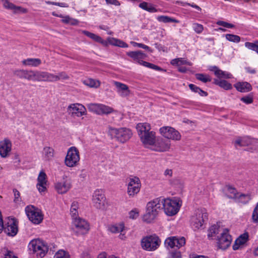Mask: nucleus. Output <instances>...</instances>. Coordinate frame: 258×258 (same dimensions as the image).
I'll return each instance as SVG.
<instances>
[{"label":"nucleus","instance_id":"nucleus-1","mask_svg":"<svg viewBox=\"0 0 258 258\" xmlns=\"http://www.w3.org/2000/svg\"><path fill=\"white\" fill-rule=\"evenodd\" d=\"M161 201L155 198L146 204V223L155 222L161 210Z\"/></svg>","mask_w":258,"mask_h":258},{"label":"nucleus","instance_id":"nucleus-2","mask_svg":"<svg viewBox=\"0 0 258 258\" xmlns=\"http://www.w3.org/2000/svg\"><path fill=\"white\" fill-rule=\"evenodd\" d=\"M28 247L30 251L38 258L44 257L49 249L52 250L51 247L46 242L40 239L32 240L29 243Z\"/></svg>","mask_w":258,"mask_h":258},{"label":"nucleus","instance_id":"nucleus-3","mask_svg":"<svg viewBox=\"0 0 258 258\" xmlns=\"http://www.w3.org/2000/svg\"><path fill=\"white\" fill-rule=\"evenodd\" d=\"M108 134L111 138H115L117 141L121 143H124L128 141L132 136V132L131 130L121 127L116 128L109 127Z\"/></svg>","mask_w":258,"mask_h":258},{"label":"nucleus","instance_id":"nucleus-4","mask_svg":"<svg viewBox=\"0 0 258 258\" xmlns=\"http://www.w3.org/2000/svg\"><path fill=\"white\" fill-rule=\"evenodd\" d=\"M161 201V210L164 209L165 213L168 216L175 215L179 211L180 205L177 200L164 199L162 197L157 198Z\"/></svg>","mask_w":258,"mask_h":258},{"label":"nucleus","instance_id":"nucleus-5","mask_svg":"<svg viewBox=\"0 0 258 258\" xmlns=\"http://www.w3.org/2000/svg\"><path fill=\"white\" fill-rule=\"evenodd\" d=\"M3 230H4L7 235L14 236L17 234L18 231V222L15 218L9 217L5 226L2 213L0 211V233L2 232Z\"/></svg>","mask_w":258,"mask_h":258},{"label":"nucleus","instance_id":"nucleus-6","mask_svg":"<svg viewBox=\"0 0 258 258\" xmlns=\"http://www.w3.org/2000/svg\"><path fill=\"white\" fill-rule=\"evenodd\" d=\"M208 219V215L205 209H197L195 211L190 220V224L194 230L202 227L204 222Z\"/></svg>","mask_w":258,"mask_h":258},{"label":"nucleus","instance_id":"nucleus-7","mask_svg":"<svg viewBox=\"0 0 258 258\" xmlns=\"http://www.w3.org/2000/svg\"><path fill=\"white\" fill-rule=\"evenodd\" d=\"M80 159V154L78 149L75 147H71L68 150L64 164L69 167H74L78 165Z\"/></svg>","mask_w":258,"mask_h":258},{"label":"nucleus","instance_id":"nucleus-8","mask_svg":"<svg viewBox=\"0 0 258 258\" xmlns=\"http://www.w3.org/2000/svg\"><path fill=\"white\" fill-rule=\"evenodd\" d=\"M127 193L130 197L133 198L140 190L141 183L140 179L137 176H131L126 179Z\"/></svg>","mask_w":258,"mask_h":258},{"label":"nucleus","instance_id":"nucleus-9","mask_svg":"<svg viewBox=\"0 0 258 258\" xmlns=\"http://www.w3.org/2000/svg\"><path fill=\"white\" fill-rule=\"evenodd\" d=\"M29 219L34 224H39L43 220V215L40 210L33 206H28L25 208Z\"/></svg>","mask_w":258,"mask_h":258},{"label":"nucleus","instance_id":"nucleus-10","mask_svg":"<svg viewBox=\"0 0 258 258\" xmlns=\"http://www.w3.org/2000/svg\"><path fill=\"white\" fill-rule=\"evenodd\" d=\"M72 180L71 178L63 176L61 180L57 181L54 184L55 189L58 194L67 193L72 187Z\"/></svg>","mask_w":258,"mask_h":258},{"label":"nucleus","instance_id":"nucleus-11","mask_svg":"<svg viewBox=\"0 0 258 258\" xmlns=\"http://www.w3.org/2000/svg\"><path fill=\"white\" fill-rule=\"evenodd\" d=\"M159 132L162 136L168 139L179 141L181 138L179 132L170 126H163L160 128Z\"/></svg>","mask_w":258,"mask_h":258},{"label":"nucleus","instance_id":"nucleus-12","mask_svg":"<svg viewBox=\"0 0 258 258\" xmlns=\"http://www.w3.org/2000/svg\"><path fill=\"white\" fill-rule=\"evenodd\" d=\"M92 202L97 209L103 210L105 208L106 198L103 191L101 189H96L92 195Z\"/></svg>","mask_w":258,"mask_h":258},{"label":"nucleus","instance_id":"nucleus-13","mask_svg":"<svg viewBox=\"0 0 258 258\" xmlns=\"http://www.w3.org/2000/svg\"><path fill=\"white\" fill-rule=\"evenodd\" d=\"M232 241L231 235L229 234V230L227 229L222 230L220 236L218 237L217 245L219 248L225 249L230 245Z\"/></svg>","mask_w":258,"mask_h":258},{"label":"nucleus","instance_id":"nucleus-14","mask_svg":"<svg viewBox=\"0 0 258 258\" xmlns=\"http://www.w3.org/2000/svg\"><path fill=\"white\" fill-rule=\"evenodd\" d=\"M170 141L161 138H158L153 146L151 147V150L159 152H166L170 148Z\"/></svg>","mask_w":258,"mask_h":258},{"label":"nucleus","instance_id":"nucleus-15","mask_svg":"<svg viewBox=\"0 0 258 258\" xmlns=\"http://www.w3.org/2000/svg\"><path fill=\"white\" fill-rule=\"evenodd\" d=\"M161 244V240L155 234L146 235V250L154 251Z\"/></svg>","mask_w":258,"mask_h":258},{"label":"nucleus","instance_id":"nucleus-16","mask_svg":"<svg viewBox=\"0 0 258 258\" xmlns=\"http://www.w3.org/2000/svg\"><path fill=\"white\" fill-rule=\"evenodd\" d=\"M73 224L76 228V232L80 234H84L89 230V225L84 219L78 218L73 220Z\"/></svg>","mask_w":258,"mask_h":258},{"label":"nucleus","instance_id":"nucleus-17","mask_svg":"<svg viewBox=\"0 0 258 258\" xmlns=\"http://www.w3.org/2000/svg\"><path fill=\"white\" fill-rule=\"evenodd\" d=\"M68 111L73 116L81 117L86 114V109L82 104L76 103L69 106Z\"/></svg>","mask_w":258,"mask_h":258},{"label":"nucleus","instance_id":"nucleus-18","mask_svg":"<svg viewBox=\"0 0 258 258\" xmlns=\"http://www.w3.org/2000/svg\"><path fill=\"white\" fill-rule=\"evenodd\" d=\"M185 243V239L184 237L177 238L175 236L170 237L166 239L165 240L164 244L166 247L173 248L177 247L179 248Z\"/></svg>","mask_w":258,"mask_h":258},{"label":"nucleus","instance_id":"nucleus-19","mask_svg":"<svg viewBox=\"0 0 258 258\" xmlns=\"http://www.w3.org/2000/svg\"><path fill=\"white\" fill-rule=\"evenodd\" d=\"M113 84L119 96L122 98H128L130 96L131 91L126 85L117 81H114Z\"/></svg>","mask_w":258,"mask_h":258},{"label":"nucleus","instance_id":"nucleus-20","mask_svg":"<svg viewBox=\"0 0 258 258\" xmlns=\"http://www.w3.org/2000/svg\"><path fill=\"white\" fill-rule=\"evenodd\" d=\"M151 126L150 124L146 123V148L151 149V147L155 145L157 140L156 133L154 131H150Z\"/></svg>","mask_w":258,"mask_h":258},{"label":"nucleus","instance_id":"nucleus-21","mask_svg":"<svg viewBox=\"0 0 258 258\" xmlns=\"http://www.w3.org/2000/svg\"><path fill=\"white\" fill-rule=\"evenodd\" d=\"M12 150V143L8 139L0 142V155L3 158L8 157Z\"/></svg>","mask_w":258,"mask_h":258},{"label":"nucleus","instance_id":"nucleus-22","mask_svg":"<svg viewBox=\"0 0 258 258\" xmlns=\"http://www.w3.org/2000/svg\"><path fill=\"white\" fill-rule=\"evenodd\" d=\"M14 75L21 79L34 81V71L18 70L14 72Z\"/></svg>","mask_w":258,"mask_h":258},{"label":"nucleus","instance_id":"nucleus-23","mask_svg":"<svg viewBox=\"0 0 258 258\" xmlns=\"http://www.w3.org/2000/svg\"><path fill=\"white\" fill-rule=\"evenodd\" d=\"M37 188L39 191L41 193L46 190L47 180L46 175L43 171H41L37 178Z\"/></svg>","mask_w":258,"mask_h":258},{"label":"nucleus","instance_id":"nucleus-24","mask_svg":"<svg viewBox=\"0 0 258 258\" xmlns=\"http://www.w3.org/2000/svg\"><path fill=\"white\" fill-rule=\"evenodd\" d=\"M127 55L140 64L145 66V54L141 51H130Z\"/></svg>","mask_w":258,"mask_h":258},{"label":"nucleus","instance_id":"nucleus-25","mask_svg":"<svg viewBox=\"0 0 258 258\" xmlns=\"http://www.w3.org/2000/svg\"><path fill=\"white\" fill-rule=\"evenodd\" d=\"M3 7L9 10H12L14 13H26L27 12V9L21 7L16 6L13 3L9 2V0H2Z\"/></svg>","mask_w":258,"mask_h":258},{"label":"nucleus","instance_id":"nucleus-26","mask_svg":"<svg viewBox=\"0 0 258 258\" xmlns=\"http://www.w3.org/2000/svg\"><path fill=\"white\" fill-rule=\"evenodd\" d=\"M210 71L214 73L215 75L218 78L230 79L232 77V75L225 71H223L216 66H210L209 68Z\"/></svg>","mask_w":258,"mask_h":258},{"label":"nucleus","instance_id":"nucleus-27","mask_svg":"<svg viewBox=\"0 0 258 258\" xmlns=\"http://www.w3.org/2000/svg\"><path fill=\"white\" fill-rule=\"evenodd\" d=\"M248 238V235L245 233L241 235L235 241L233 245V249L234 250H237L239 249L241 245L245 244L247 241Z\"/></svg>","mask_w":258,"mask_h":258},{"label":"nucleus","instance_id":"nucleus-28","mask_svg":"<svg viewBox=\"0 0 258 258\" xmlns=\"http://www.w3.org/2000/svg\"><path fill=\"white\" fill-rule=\"evenodd\" d=\"M136 130L138 136L143 144H145V123H139L137 124Z\"/></svg>","mask_w":258,"mask_h":258},{"label":"nucleus","instance_id":"nucleus-29","mask_svg":"<svg viewBox=\"0 0 258 258\" xmlns=\"http://www.w3.org/2000/svg\"><path fill=\"white\" fill-rule=\"evenodd\" d=\"M234 86L241 92H247L251 90V85L247 82H239L235 84Z\"/></svg>","mask_w":258,"mask_h":258},{"label":"nucleus","instance_id":"nucleus-30","mask_svg":"<svg viewBox=\"0 0 258 258\" xmlns=\"http://www.w3.org/2000/svg\"><path fill=\"white\" fill-rule=\"evenodd\" d=\"M48 72L34 71V81H47Z\"/></svg>","mask_w":258,"mask_h":258},{"label":"nucleus","instance_id":"nucleus-31","mask_svg":"<svg viewBox=\"0 0 258 258\" xmlns=\"http://www.w3.org/2000/svg\"><path fill=\"white\" fill-rule=\"evenodd\" d=\"M24 65L31 67H38L41 63V60L39 58H29L22 61Z\"/></svg>","mask_w":258,"mask_h":258},{"label":"nucleus","instance_id":"nucleus-32","mask_svg":"<svg viewBox=\"0 0 258 258\" xmlns=\"http://www.w3.org/2000/svg\"><path fill=\"white\" fill-rule=\"evenodd\" d=\"M225 190V194L228 198L230 199H236L238 197V194L235 188L230 186H228L226 187Z\"/></svg>","mask_w":258,"mask_h":258},{"label":"nucleus","instance_id":"nucleus-33","mask_svg":"<svg viewBox=\"0 0 258 258\" xmlns=\"http://www.w3.org/2000/svg\"><path fill=\"white\" fill-rule=\"evenodd\" d=\"M224 229L221 228L217 225H214L210 227L209 228L208 236L209 238H212L213 237L215 236L216 235L218 234L219 232L220 233L222 232V230Z\"/></svg>","mask_w":258,"mask_h":258},{"label":"nucleus","instance_id":"nucleus-34","mask_svg":"<svg viewBox=\"0 0 258 258\" xmlns=\"http://www.w3.org/2000/svg\"><path fill=\"white\" fill-rule=\"evenodd\" d=\"M54 151L50 147H44L43 150V154L44 158L47 160H50L54 156Z\"/></svg>","mask_w":258,"mask_h":258},{"label":"nucleus","instance_id":"nucleus-35","mask_svg":"<svg viewBox=\"0 0 258 258\" xmlns=\"http://www.w3.org/2000/svg\"><path fill=\"white\" fill-rule=\"evenodd\" d=\"M214 83L225 90H230L232 88V85L225 80H220L215 79L214 80Z\"/></svg>","mask_w":258,"mask_h":258},{"label":"nucleus","instance_id":"nucleus-36","mask_svg":"<svg viewBox=\"0 0 258 258\" xmlns=\"http://www.w3.org/2000/svg\"><path fill=\"white\" fill-rule=\"evenodd\" d=\"M124 228V224L123 223H120L110 226L109 230L113 233H117L122 232Z\"/></svg>","mask_w":258,"mask_h":258},{"label":"nucleus","instance_id":"nucleus-37","mask_svg":"<svg viewBox=\"0 0 258 258\" xmlns=\"http://www.w3.org/2000/svg\"><path fill=\"white\" fill-rule=\"evenodd\" d=\"M108 41L109 44L114 46L120 47H127L128 46L127 44L123 41L114 38H109L108 39Z\"/></svg>","mask_w":258,"mask_h":258},{"label":"nucleus","instance_id":"nucleus-38","mask_svg":"<svg viewBox=\"0 0 258 258\" xmlns=\"http://www.w3.org/2000/svg\"><path fill=\"white\" fill-rule=\"evenodd\" d=\"M83 83L85 85L92 88H97L100 85V82L99 81L94 80L93 79L85 80L84 81Z\"/></svg>","mask_w":258,"mask_h":258},{"label":"nucleus","instance_id":"nucleus-39","mask_svg":"<svg viewBox=\"0 0 258 258\" xmlns=\"http://www.w3.org/2000/svg\"><path fill=\"white\" fill-rule=\"evenodd\" d=\"M98 115L108 114L113 111V109L108 106L100 104Z\"/></svg>","mask_w":258,"mask_h":258},{"label":"nucleus","instance_id":"nucleus-40","mask_svg":"<svg viewBox=\"0 0 258 258\" xmlns=\"http://www.w3.org/2000/svg\"><path fill=\"white\" fill-rule=\"evenodd\" d=\"M78 203L77 202H74L72 203L71 209H70V213L73 219V220L76 218H78L77 216L78 215Z\"/></svg>","mask_w":258,"mask_h":258},{"label":"nucleus","instance_id":"nucleus-41","mask_svg":"<svg viewBox=\"0 0 258 258\" xmlns=\"http://www.w3.org/2000/svg\"><path fill=\"white\" fill-rule=\"evenodd\" d=\"M157 19L158 21L163 22V23H171V22H174V23H179L178 20H177L175 19L169 17L168 16H158L157 18Z\"/></svg>","mask_w":258,"mask_h":258},{"label":"nucleus","instance_id":"nucleus-42","mask_svg":"<svg viewBox=\"0 0 258 258\" xmlns=\"http://www.w3.org/2000/svg\"><path fill=\"white\" fill-rule=\"evenodd\" d=\"M171 64L173 66H180L181 64H187L188 66H191V63L186 61L183 58H177L172 59L171 61Z\"/></svg>","mask_w":258,"mask_h":258},{"label":"nucleus","instance_id":"nucleus-43","mask_svg":"<svg viewBox=\"0 0 258 258\" xmlns=\"http://www.w3.org/2000/svg\"><path fill=\"white\" fill-rule=\"evenodd\" d=\"M237 202L243 204H246L251 200V196L249 194H240L237 198Z\"/></svg>","mask_w":258,"mask_h":258},{"label":"nucleus","instance_id":"nucleus-44","mask_svg":"<svg viewBox=\"0 0 258 258\" xmlns=\"http://www.w3.org/2000/svg\"><path fill=\"white\" fill-rule=\"evenodd\" d=\"M100 104L98 103H89L87 104V107L89 111L93 112L97 115L99 114Z\"/></svg>","mask_w":258,"mask_h":258},{"label":"nucleus","instance_id":"nucleus-45","mask_svg":"<svg viewBox=\"0 0 258 258\" xmlns=\"http://www.w3.org/2000/svg\"><path fill=\"white\" fill-rule=\"evenodd\" d=\"M189 87L191 90L194 92L198 93L201 96H206L208 95V93L202 90L201 88L194 84H189Z\"/></svg>","mask_w":258,"mask_h":258},{"label":"nucleus","instance_id":"nucleus-46","mask_svg":"<svg viewBox=\"0 0 258 258\" xmlns=\"http://www.w3.org/2000/svg\"><path fill=\"white\" fill-rule=\"evenodd\" d=\"M196 77L197 79L203 83L211 82L212 80V78L209 75L204 74H197Z\"/></svg>","mask_w":258,"mask_h":258},{"label":"nucleus","instance_id":"nucleus-47","mask_svg":"<svg viewBox=\"0 0 258 258\" xmlns=\"http://www.w3.org/2000/svg\"><path fill=\"white\" fill-rule=\"evenodd\" d=\"M53 258H70V255L67 251L60 249L55 253Z\"/></svg>","mask_w":258,"mask_h":258},{"label":"nucleus","instance_id":"nucleus-48","mask_svg":"<svg viewBox=\"0 0 258 258\" xmlns=\"http://www.w3.org/2000/svg\"><path fill=\"white\" fill-rule=\"evenodd\" d=\"M225 37L227 40L233 42L238 43L240 40V37L236 35L227 34Z\"/></svg>","mask_w":258,"mask_h":258},{"label":"nucleus","instance_id":"nucleus-49","mask_svg":"<svg viewBox=\"0 0 258 258\" xmlns=\"http://www.w3.org/2000/svg\"><path fill=\"white\" fill-rule=\"evenodd\" d=\"M245 46L249 49L256 51L258 53V41L255 43L246 42Z\"/></svg>","mask_w":258,"mask_h":258},{"label":"nucleus","instance_id":"nucleus-50","mask_svg":"<svg viewBox=\"0 0 258 258\" xmlns=\"http://www.w3.org/2000/svg\"><path fill=\"white\" fill-rule=\"evenodd\" d=\"M2 251L5 256L4 258H18L17 256L15 255L13 251L7 249H4Z\"/></svg>","mask_w":258,"mask_h":258},{"label":"nucleus","instance_id":"nucleus-51","mask_svg":"<svg viewBox=\"0 0 258 258\" xmlns=\"http://www.w3.org/2000/svg\"><path fill=\"white\" fill-rule=\"evenodd\" d=\"M241 139L243 147L251 145L254 142V139H251L248 137L241 138Z\"/></svg>","mask_w":258,"mask_h":258},{"label":"nucleus","instance_id":"nucleus-52","mask_svg":"<svg viewBox=\"0 0 258 258\" xmlns=\"http://www.w3.org/2000/svg\"><path fill=\"white\" fill-rule=\"evenodd\" d=\"M139 212L137 209H134L128 213L129 218L131 219H135L139 217Z\"/></svg>","mask_w":258,"mask_h":258},{"label":"nucleus","instance_id":"nucleus-53","mask_svg":"<svg viewBox=\"0 0 258 258\" xmlns=\"http://www.w3.org/2000/svg\"><path fill=\"white\" fill-rule=\"evenodd\" d=\"M57 81L59 80H67L70 79L69 76L64 72H59L57 75Z\"/></svg>","mask_w":258,"mask_h":258},{"label":"nucleus","instance_id":"nucleus-54","mask_svg":"<svg viewBox=\"0 0 258 258\" xmlns=\"http://www.w3.org/2000/svg\"><path fill=\"white\" fill-rule=\"evenodd\" d=\"M240 100L244 103L248 104L252 103L253 102V98L252 96L250 95H248L242 97L240 99Z\"/></svg>","mask_w":258,"mask_h":258},{"label":"nucleus","instance_id":"nucleus-55","mask_svg":"<svg viewBox=\"0 0 258 258\" xmlns=\"http://www.w3.org/2000/svg\"><path fill=\"white\" fill-rule=\"evenodd\" d=\"M252 219L253 222L258 223V203L253 211Z\"/></svg>","mask_w":258,"mask_h":258},{"label":"nucleus","instance_id":"nucleus-56","mask_svg":"<svg viewBox=\"0 0 258 258\" xmlns=\"http://www.w3.org/2000/svg\"><path fill=\"white\" fill-rule=\"evenodd\" d=\"M193 29L198 34L201 33L204 29L202 25L197 23L194 24L193 25Z\"/></svg>","mask_w":258,"mask_h":258},{"label":"nucleus","instance_id":"nucleus-57","mask_svg":"<svg viewBox=\"0 0 258 258\" xmlns=\"http://www.w3.org/2000/svg\"><path fill=\"white\" fill-rule=\"evenodd\" d=\"M146 67L149 68L151 69L156 70V71H164V72L166 71L165 70H163V69L160 68L159 67H158L156 65H155L153 63L147 62H146Z\"/></svg>","mask_w":258,"mask_h":258},{"label":"nucleus","instance_id":"nucleus-58","mask_svg":"<svg viewBox=\"0 0 258 258\" xmlns=\"http://www.w3.org/2000/svg\"><path fill=\"white\" fill-rule=\"evenodd\" d=\"M57 75L48 73L46 82H56L57 81Z\"/></svg>","mask_w":258,"mask_h":258},{"label":"nucleus","instance_id":"nucleus-59","mask_svg":"<svg viewBox=\"0 0 258 258\" xmlns=\"http://www.w3.org/2000/svg\"><path fill=\"white\" fill-rule=\"evenodd\" d=\"M52 15L53 16H55L61 18H62L61 22L62 23H65V24H69V21H70L71 17H70L69 16H63L61 15H58L55 14L54 12L52 13Z\"/></svg>","mask_w":258,"mask_h":258},{"label":"nucleus","instance_id":"nucleus-60","mask_svg":"<svg viewBox=\"0 0 258 258\" xmlns=\"http://www.w3.org/2000/svg\"><path fill=\"white\" fill-rule=\"evenodd\" d=\"M241 138H238L235 140L233 141V143L234 144L236 148H238L239 147H243V143L242 142Z\"/></svg>","mask_w":258,"mask_h":258},{"label":"nucleus","instance_id":"nucleus-61","mask_svg":"<svg viewBox=\"0 0 258 258\" xmlns=\"http://www.w3.org/2000/svg\"><path fill=\"white\" fill-rule=\"evenodd\" d=\"M146 11L154 13L157 12V9L152 5L146 3Z\"/></svg>","mask_w":258,"mask_h":258},{"label":"nucleus","instance_id":"nucleus-62","mask_svg":"<svg viewBox=\"0 0 258 258\" xmlns=\"http://www.w3.org/2000/svg\"><path fill=\"white\" fill-rule=\"evenodd\" d=\"M169 258H181V253L179 251H174L170 253Z\"/></svg>","mask_w":258,"mask_h":258},{"label":"nucleus","instance_id":"nucleus-63","mask_svg":"<svg viewBox=\"0 0 258 258\" xmlns=\"http://www.w3.org/2000/svg\"><path fill=\"white\" fill-rule=\"evenodd\" d=\"M13 192L14 194V201L15 202H18L20 201V192L16 189H13Z\"/></svg>","mask_w":258,"mask_h":258},{"label":"nucleus","instance_id":"nucleus-64","mask_svg":"<svg viewBox=\"0 0 258 258\" xmlns=\"http://www.w3.org/2000/svg\"><path fill=\"white\" fill-rule=\"evenodd\" d=\"M90 38L98 42H102V38L100 36L94 33L92 34V36H91Z\"/></svg>","mask_w":258,"mask_h":258}]
</instances>
